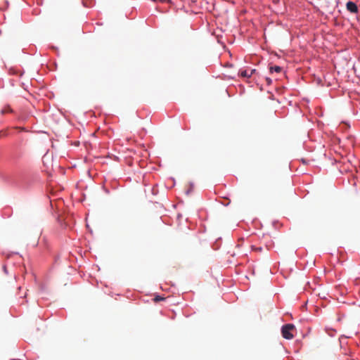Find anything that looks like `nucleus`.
Wrapping results in <instances>:
<instances>
[{
	"label": "nucleus",
	"mask_w": 360,
	"mask_h": 360,
	"mask_svg": "<svg viewBox=\"0 0 360 360\" xmlns=\"http://www.w3.org/2000/svg\"><path fill=\"white\" fill-rule=\"evenodd\" d=\"M295 330V326L292 323H288L283 326L281 328V333L284 338L290 340L292 339L294 335L292 334V331Z\"/></svg>",
	"instance_id": "nucleus-1"
},
{
	"label": "nucleus",
	"mask_w": 360,
	"mask_h": 360,
	"mask_svg": "<svg viewBox=\"0 0 360 360\" xmlns=\"http://www.w3.org/2000/svg\"><path fill=\"white\" fill-rule=\"evenodd\" d=\"M346 8L349 12L352 13H358V7L356 4L352 1H348L346 4Z\"/></svg>",
	"instance_id": "nucleus-2"
},
{
	"label": "nucleus",
	"mask_w": 360,
	"mask_h": 360,
	"mask_svg": "<svg viewBox=\"0 0 360 360\" xmlns=\"http://www.w3.org/2000/svg\"><path fill=\"white\" fill-rule=\"evenodd\" d=\"M281 70H282L281 68L278 65H275V66L271 67L269 68V70L271 72H280L281 71Z\"/></svg>",
	"instance_id": "nucleus-3"
},
{
	"label": "nucleus",
	"mask_w": 360,
	"mask_h": 360,
	"mask_svg": "<svg viewBox=\"0 0 360 360\" xmlns=\"http://www.w3.org/2000/svg\"><path fill=\"white\" fill-rule=\"evenodd\" d=\"M240 75L243 77H250L251 75L250 74V72H248V70H243L240 72Z\"/></svg>",
	"instance_id": "nucleus-4"
},
{
	"label": "nucleus",
	"mask_w": 360,
	"mask_h": 360,
	"mask_svg": "<svg viewBox=\"0 0 360 360\" xmlns=\"http://www.w3.org/2000/svg\"><path fill=\"white\" fill-rule=\"evenodd\" d=\"M165 300V297H162L160 295H156L154 298H153V301L155 302H160V301H162V300Z\"/></svg>",
	"instance_id": "nucleus-5"
},
{
	"label": "nucleus",
	"mask_w": 360,
	"mask_h": 360,
	"mask_svg": "<svg viewBox=\"0 0 360 360\" xmlns=\"http://www.w3.org/2000/svg\"><path fill=\"white\" fill-rule=\"evenodd\" d=\"M251 248L252 250L257 251V252H262L263 250V248L262 247L257 248L255 245H252Z\"/></svg>",
	"instance_id": "nucleus-6"
},
{
	"label": "nucleus",
	"mask_w": 360,
	"mask_h": 360,
	"mask_svg": "<svg viewBox=\"0 0 360 360\" xmlns=\"http://www.w3.org/2000/svg\"><path fill=\"white\" fill-rule=\"evenodd\" d=\"M154 2H160V3H165L169 2L170 0H152Z\"/></svg>",
	"instance_id": "nucleus-7"
},
{
	"label": "nucleus",
	"mask_w": 360,
	"mask_h": 360,
	"mask_svg": "<svg viewBox=\"0 0 360 360\" xmlns=\"http://www.w3.org/2000/svg\"><path fill=\"white\" fill-rule=\"evenodd\" d=\"M255 71H256V70H255V69L251 70L250 71V75H252L253 73H255Z\"/></svg>",
	"instance_id": "nucleus-8"
},
{
	"label": "nucleus",
	"mask_w": 360,
	"mask_h": 360,
	"mask_svg": "<svg viewBox=\"0 0 360 360\" xmlns=\"http://www.w3.org/2000/svg\"><path fill=\"white\" fill-rule=\"evenodd\" d=\"M266 82L268 84H270L271 83V79L269 78H266Z\"/></svg>",
	"instance_id": "nucleus-9"
},
{
	"label": "nucleus",
	"mask_w": 360,
	"mask_h": 360,
	"mask_svg": "<svg viewBox=\"0 0 360 360\" xmlns=\"http://www.w3.org/2000/svg\"><path fill=\"white\" fill-rule=\"evenodd\" d=\"M6 112V110H2V111H1L2 114H4Z\"/></svg>",
	"instance_id": "nucleus-10"
},
{
	"label": "nucleus",
	"mask_w": 360,
	"mask_h": 360,
	"mask_svg": "<svg viewBox=\"0 0 360 360\" xmlns=\"http://www.w3.org/2000/svg\"><path fill=\"white\" fill-rule=\"evenodd\" d=\"M1 134H4V133L3 131L0 132V136H1Z\"/></svg>",
	"instance_id": "nucleus-11"
}]
</instances>
